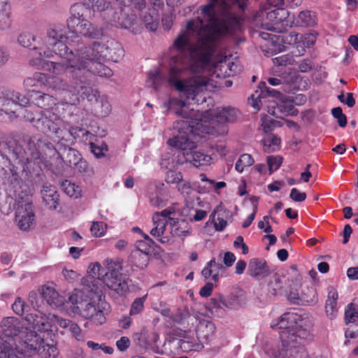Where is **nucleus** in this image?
Wrapping results in <instances>:
<instances>
[{
    "label": "nucleus",
    "instance_id": "obj_29",
    "mask_svg": "<svg viewBox=\"0 0 358 358\" xmlns=\"http://www.w3.org/2000/svg\"><path fill=\"white\" fill-rule=\"evenodd\" d=\"M248 272L251 276L264 278L268 275L269 268L264 259L254 258L250 261Z\"/></svg>",
    "mask_w": 358,
    "mask_h": 358
},
{
    "label": "nucleus",
    "instance_id": "obj_38",
    "mask_svg": "<svg viewBox=\"0 0 358 358\" xmlns=\"http://www.w3.org/2000/svg\"><path fill=\"white\" fill-rule=\"evenodd\" d=\"M61 187L64 192L71 198L78 199L81 196V187L69 180H65L62 181Z\"/></svg>",
    "mask_w": 358,
    "mask_h": 358
},
{
    "label": "nucleus",
    "instance_id": "obj_8",
    "mask_svg": "<svg viewBox=\"0 0 358 358\" xmlns=\"http://www.w3.org/2000/svg\"><path fill=\"white\" fill-rule=\"evenodd\" d=\"M27 151L22 146L16 145L13 150L10 157L8 158L0 152V178L7 194H16L19 191H26L27 183L22 180L24 173H31V158L29 145Z\"/></svg>",
    "mask_w": 358,
    "mask_h": 358
},
{
    "label": "nucleus",
    "instance_id": "obj_26",
    "mask_svg": "<svg viewBox=\"0 0 358 358\" xmlns=\"http://www.w3.org/2000/svg\"><path fill=\"white\" fill-rule=\"evenodd\" d=\"M41 194L43 203L48 208L55 210L57 208L59 203V194L54 185L45 183Z\"/></svg>",
    "mask_w": 358,
    "mask_h": 358
},
{
    "label": "nucleus",
    "instance_id": "obj_48",
    "mask_svg": "<svg viewBox=\"0 0 358 358\" xmlns=\"http://www.w3.org/2000/svg\"><path fill=\"white\" fill-rule=\"evenodd\" d=\"M209 220L213 223L215 229L217 231H222L227 224V221L222 217H220L218 208L215 209L210 215Z\"/></svg>",
    "mask_w": 358,
    "mask_h": 358
},
{
    "label": "nucleus",
    "instance_id": "obj_17",
    "mask_svg": "<svg viewBox=\"0 0 358 358\" xmlns=\"http://www.w3.org/2000/svg\"><path fill=\"white\" fill-rule=\"evenodd\" d=\"M25 192L19 191L16 194H8L16 202L15 222L22 231H29L35 223V214L31 196V192L27 185Z\"/></svg>",
    "mask_w": 358,
    "mask_h": 358
},
{
    "label": "nucleus",
    "instance_id": "obj_27",
    "mask_svg": "<svg viewBox=\"0 0 358 358\" xmlns=\"http://www.w3.org/2000/svg\"><path fill=\"white\" fill-rule=\"evenodd\" d=\"M184 161L178 159L176 162L173 160L171 163L169 162V159L163 157L161 165L169 169L166 174V182L171 184L178 185L182 179L181 173L173 171V169L178 164H182Z\"/></svg>",
    "mask_w": 358,
    "mask_h": 358
},
{
    "label": "nucleus",
    "instance_id": "obj_40",
    "mask_svg": "<svg viewBox=\"0 0 358 358\" xmlns=\"http://www.w3.org/2000/svg\"><path fill=\"white\" fill-rule=\"evenodd\" d=\"M149 253L139 251H133L131 253L132 262L134 265L141 269L145 268L150 261Z\"/></svg>",
    "mask_w": 358,
    "mask_h": 358
},
{
    "label": "nucleus",
    "instance_id": "obj_39",
    "mask_svg": "<svg viewBox=\"0 0 358 358\" xmlns=\"http://www.w3.org/2000/svg\"><path fill=\"white\" fill-rule=\"evenodd\" d=\"M300 305H311L317 301V292L313 287H308L301 292Z\"/></svg>",
    "mask_w": 358,
    "mask_h": 358
},
{
    "label": "nucleus",
    "instance_id": "obj_50",
    "mask_svg": "<svg viewBox=\"0 0 358 358\" xmlns=\"http://www.w3.org/2000/svg\"><path fill=\"white\" fill-rule=\"evenodd\" d=\"M147 295L136 299L132 303L129 313L131 315H138L141 313L144 308V303Z\"/></svg>",
    "mask_w": 358,
    "mask_h": 358
},
{
    "label": "nucleus",
    "instance_id": "obj_15",
    "mask_svg": "<svg viewBox=\"0 0 358 358\" xmlns=\"http://www.w3.org/2000/svg\"><path fill=\"white\" fill-rule=\"evenodd\" d=\"M124 50L121 45L115 40L108 39L106 43L94 42L91 45L80 48V59L79 60L78 71L82 78H85V73H89L87 69L93 59H106L117 62L122 57Z\"/></svg>",
    "mask_w": 358,
    "mask_h": 358
},
{
    "label": "nucleus",
    "instance_id": "obj_47",
    "mask_svg": "<svg viewBox=\"0 0 358 358\" xmlns=\"http://www.w3.org/2000/svg\"><path fill=\"white\" fill-rule=\"evenodd\" d=\"M358 318V303H351L348 305L345 311V320L347 324L354 323Z\"/></svg>",
    "mask_w": 358,
    "mask_h": 358
},
{
    "label": "nucleus",
    "instance_id": "obj_46",
    "mask_svg": "<svg viewBox=\"0 0 358 358\" xmlns=\"http://www.w3.org/2000/svg\"><path fill=\"white\" fill-rule=\"evenodd\" d=\"M264 150L266 152L275 151L280 144V139L275 135L268 136L262 141Z\"/></svg>",
    "mask_w": 358,
    "mask_h": 358
},
{
    "label": "nucleus",
    "instance_id": "obj_2",
    "mask_svg": "<svg viewBox=\"0 0 358 358\" xmlns=\"http://www.w3.org/2000/svg\"><path fill=\"white\" fill-rule=\"evenodd\" d=\"M104 265L107 273L103 274L99 263L92 264L88 267L89 278L83 282L81 289H75L69 297L72 313L91 320L96 324L106 322V315L110 311V305L102 299V291L96 285V278H102L103 282L119 295H124L129 291L128 281L123 278L122 266L120 261L106 259Z\"/></svg>",
    "mask_w": 358,
    "mask_h": 358
},
{
    "label": "nucleus",
    "instance_id": "obj_34",
    "mask_svg": "<svg viewBox=\"0 0 358 358\" xmlns=\"http://www.w3.org/2000/svg\"><path fill=\"white\" fill-rule=\"evenodd\" d=\"M272 112L273 115L278 116L279 114L284 115L294 116L298 113V110L295 108L294 102L289 99H285L280 103H277L275 106H273Z\"/></svg>",
    "mask_w": 358,
    "mask_h": 358
},
{
    "label": "nucleus",
    "instance_id": "obj_41",
    "mask_svg": "<svg viewBox=\"0 0 358 358\" xmlns=\"http://www.w3.org/2000/svg\"><path fill=\"white\" fill-rule=\"evenodd\" d=\"M297 23L303 27L313 26L316 24V16L311 11H302L298 16Z\"/></svg>",
    "mask_w": 358,
    "mask_h": 358
},
{
    "label": "nucleus",
    "instance_id": "obj_1",
    "mask_svg": "<svg viewBox=\"0 0 358 358\" xmlns=\"http://www.w3.org/2000/svg\"><path fill=\"white\" fill-rule=\"evenodd\" d=\"M219 0H208L201 7L203 18L197 17L186 22L169 48L168 73L165 77L159 68L147 76L149 87L158 90L166 82L179 92L181 98L199 104L206 101L207 92L221 87L215 78L233 76L242 71L236 57H222L213 64V56L227 34L240 29L234 16L222 19L217 16Z\"/></svg>",
    "mask_w": 358,
    "mask_h": 358
},
{
    "label": "nucleus",
    "instance_id": "obj_22",
    "mask_svg": "<svg viewBox=\"0 0 358 358\" xmlns=\"http://www.w3.org/2000/svg\"><path fill=\"white\" fill-rule=\"evenodd\" d=\"M241 306L239 299L237 296L229 295L224 296L217 295L210 299L209 308L213 309H237Z\"/></svg>",
    "mask_w": 358,
    "mask_h": 358
},
{
    "label": "nucleus",
    "instance_id": "obj_31",
    "mask_svg": "<svg viewBox=\"0 0 358 358\" xmlns=\"http://www.w3.org/2000/svg\"><path fill=\"white\" fill-rule=\"evenodd\" d=\"M85 99V98H82ZM89 101H95V110L96 113L101 117L108 115L111 112V105L108 101V98L106 95H99L97 91L96 96L92 100L89 98H86Z\"/></svg>",
    "mask_w": 358,
    "mask_h": 358
},
{
    "label": "nucleus",
    "instance_id": "obj_43",
    "mask_svg": "<svg viewBox=\"0 0 358 358\" xmlns=\"http://www.w3.org/2000/svg\"><path fill=\"white\" fill-rule=\"evenodd\" d=\"M255 160L252 155L249 154H243L240 156L235 164V169L238 173H242L243 171L253 165Z\"/></svg>",
    "mask_w": 358,
    "mask_h": 358
},
{
    "label": "nucleus",
    "instance_id": "obj_12",
    "mask_svg": "<svg viewBox=\"0 0 358 358\" xmlns=\"http://www.w3.org/2000/svg\"><path fill=\"white\" fill-rule=\"evenodd\" d=\"M129 1L131 6L141 13L146 8L145 0ZM149 1L155 9L160 8L163 3L162 0ZM114 25L116 27L127 29L135 34L142 31L143 25L151 31H155L157 29V23L154 21L150 13H147V12H145V15H142V13H141V18L138 19L129 7H125L122 9L117 17H114Z\"/></svg>",
    "mask_w": 358,
    "mask_h": 358
},
{
    "label": "nucleus",
    "instance_id": "obj_9",
    "mask_svg": "<svg viewBox=\"0 0 358 358\" xmlns=\"http://www.w3.org/2000/svg\"><path fill=\"white\" fill-rule=\"evenodd\" d=\"M189 101L180 96V98H170L164 105L183 117H187L190 115L198 117L196 120H200V122L197 124V128L201 125L207 134L216 136L225 135L228 132L227 124L235 122L240 115L238 109L227 106L217 110L215 117L208 122L203 119V114L198 110L189 108Z\"/></svg>",
    "mask_w": 358,
    "mask_h": 358
},
{
    "label": "nucleus",
    "instance_id": "obj_14",
    "mask_svg": "<svg viewBox=\"0 0 358 358\" xmlns=\"http://www.w3.org/2000/svg\"><path fill=\"white\" fill-rule=\"evenodd\" d=\"M182 117L184 120H178L174 122L173 129L178 131L180 135L174 136L169 139L168 143L169 145L180 150L185 161L189 155L196 148V144L193 141L192 137L194 135L201 136L202 134H206L203 131V127L201 125L197 128V124L200 120H196L198 117L190 115L189 117H183L181 115L177 114Z\"/></svg>",
    "mask_w": 358,
    "mask_h": 358
},
{
    "label": "nucleus",
    "instance_id": "obj_37",
    "mask_svg": "<svg viewBox=\"0 0 358 358\" xmlns=\"http://www.w3.org/2000/svg\"><path fill=\"white\" fill-rule=\"evenodd\" d=\"M176 342V345L180 348L181 351L187 352L190 351H198L203 348L202 343L197 342L196 340L185 337L182 340L174 341L173 343Z\"/></svg>",
    "mask_w": 358,
    "mask_h": 358
},
{
    "label": "nucleus",
    "instance_id": "obj_58",
    "mask_svg": "<svg viewBox=\"0 0 358 358\" xmlns=\"http://www.w3.org/2000/svg\"><path fill=\"white\" fill-rule=\"evenodd\" d=\"M12 307L13 311L19 315H22L25 311V303L20 298L15 300Z\"/></svg>",
    "mask_w": 358,
    "mask_h": 358
},
{
    "label": "nucleus",
    "instance_id": "obj_30",
    "mask_svg": "<svg viewBox=\"0 0 358 358\" xmlns=\"http://www.w3.org/2000/svg\"><path fill=\"white\" fill-rule=\"evenodd\" d=\"M69 134L74 139L79 138L84 143L89 144L90 147L97 142L96 136L94 134L81 127H71L69 129Z\"/></svg>",
    "mask_w": 358,
    "mask_h": 358
},
{
    "label": "nucleus",
    "instance_id": "obj_53",
    "mask_svg": "<svg viewBox=\"0 0 358 358\" xmlns=\"http://www.w3.org/2000/svg\"><path fill=\"white\" fill-rule=\"evenodd\" d=\"M274 65L279 66H285L287 64H292L294 62V58L289 55H283L275 57L273 59Z\"/></svg>",
    "mask_w": 358,
    "mask_h": 358
},
{
    "label": "nucleus",
    "instance_id": "obj_10",
    "mask_svg": "<svg viewBox=\"0 0 358 358\" xmlns=\"http://www.w3.org/2000/svg\"><path fill=\"white\" fill-rule=\"evenodd\" d=\"M174 212L175 209L171 207L152 215L154 227L150 233L162 244L171 245L174 237L183 240L192 234V227L187 221L171 217Z\"/></svg>",
    "mask_w": 358,
    "mask_h": 358
},
{
    "label": "nucleus",
    "instance_id": "obj_45",
    "mask_svg": "<svg viewBox=\"0 0 358 358\" xmlns=\"http://www.w3.org/2000/svg\"><path fill=\"white\" fill-rule=\"evenodd\" d=\"M82 3L91 10L92 8L94 11H103L110 6V2L106 0H83Z\"/></svg>",
    "mask_w": 358,
    "mask_h": 358
},
{
    "label": "nucleus",
    "instance_id": "obj_7",
    "mask_svg": "<svg viewBox=\"0 0 358 358\" xmlns=\"http://www.w3.org/2000/svg\"><path fill=\"white\" fill-rule=\"evenodd\" d=\"M65 55L62 65L64 67L62 74L69 70V79L71 83L70 95L74 100L75 105L79 103L80 98L94 99L96 96L97 90L92 89L87 85L92 74L98 75L101 77L109 78L113 76L112 70L103 64L106 59H93L92 62L86 68L89 73H85V78L81 77V73L78 71L79 60L80 59V48L73 52L68 48L66 52H62Z\"/></svg>",
    "mask_w": 358,
    "mask_h": 358
},
{
    "label": "nucleus",
    "instance_id": "obj_19",
    "mask_svg": "<svg viewBox=\"0 0 358 358\" xmlns=\"http://www.w3.org/2000/svg\"><path fill=\"white\" fill-rule=\"evenodd\" d=\"M26 320L34 324V329L41 332H47V336H52V332L58 330V327L62 328L66 332H69L70 326L73 322L61 318L54 314L48 315L41 313H31L26 316Z\"/></svg>",
    "mask_w": 358,
    "mask_h": 358
},
{
    "label": "nucleus",
    "instance_id": "obj_21",
    "mask_svg": "<svg viewBox=\"0 0 358 358\" xmlns=\"http://www.w3.org/2000/svg\"><path fill=\"white\" fill-rule=\"evenodd\" d=\"M194 318L195 322H198L196 326L197 338L201 343H209L214 336L215 324L205 315L197 312L194 313Z\"/></svg>",
    "mask_w": 358,
    "mask_h": 358
},
{
    "label": "nucleus",
    "instance_id": "obj_61",
    "mask_svg": "<svg viewBox=\"0 0 358 358\" xmlns=\"http://www.w3.org/2000/svg\"><path fill=\"white\" fill-rule=\"evenodd\" d=\"M234 246L236 248H241L242 252L246 255L248 252V248L243 241V238L241 236H238L234 242Z\"/></svg>",
    "mask_w": 358,
    "mask_h": 358
},
{
    "label": "nucleus",
    "instance_id": "obj_18",
    "mask_svg": "<svg viewBox=\"0 0 358 358\" xmlns=\"http://www.w3.org/2000/svg\"><path fill=\"white\" fill-rule=\"evenodd\" d=\"M26 320L34 324V329L41 332H47V336H52V332L58 330V327L62 328L66 332H69L70 326L73 322L61 318L54 314L48 315L41 313H31L26 316Z\"/></svg>",
    "mask_w": 358,
    "mask_h": 358
},
{
    "label": "nucleus",
    "instance_id": "obj_57",
    "mask_svg": "<svg viewBox=\"0 0 358 358\" xmlns=\"http://www.w3.org/2000/svg\"><path fill=\"white\" fill-rule=\"evenodd\" d=\"M290 198L296 202L303 201L306 198L305 192H300L296 188H292L290 192Z\"/></svg>",
    "mask_w": 358,
    "mask_h": 358
},
{
    "label": "nucleus",
    "instance_id": "obj_6",
    "mask_svg": "<svg viewBox=\"0 0 358 358\" xmlns=\"http://www.w3.org/2000/svg\"><path fill=\"white\" fill-rule=\"evenodd\" d=\"M25 320L29 327L20 337L3 343L0 341V358H30L36 355L41 358H55L58 351L52 340L47 341V332H41L32 322Z\"/></svg>",
    "mask_w": 358,
    "mask_h": 358
},
{
    "label": "nucleus",
    "instance_id": "obj_63",
    "mask_svg": "<svg viewBox=\"0 0 358 358\" xmlns=\"http://www.w3.org/2000/svg\"><path fill=\"white\" fill-rule=\"evenodd\" d=\"M257 212V203L253 204V211L252 213L248 216L246 220L242 223V227L243 228L248 227L251 223L253 222V220L255 218L256 213Z\"/></svg>",
    "mask_w": 358,
    "mask_h": 358
},
{
    "label": "nucleus",
    "instance_id": "obj_36",
    "mask_svg": "<svg viewBox=\"0 0 358 358\" xmlns=\"http://www.w3.org/2000/svg\"><path fill=\"white\" fill-rule=\"evenodd\" d=\"M220 270H224L223 266L213 259L207 263L201 273L206 279L211 277L213 280L217 281Z\"/></svg>",
    "mask_w": 358,
    "mask_h": 358
},
{
    "label": "nucleus",
    "instance_id": "obj_49",
    "mask_svg": "<svg viewBox=\"0 0 358 358\" xmlns=\"http://www.w3.org/2000/svg\"><path fill=\"white\" fill-rule=\"evenodd\" d=\"M107 226L103 222L94 221L92 222L90 231L95 237H102L106 232Z\"/></svg>",
    "mask_w": 358,
    "mask_h": 358
},
{
    "label": "nucleus",
    "instance_id": "obj_24",
    "mask_svg": "<svg viewBox=\"0 0 358 358\" xmlns=\"http://www.w3.org/2000/svg\"><path fill=\"white\" fill-rule=\"evenodd\" d=\"M260 92H255V94H252L248 99L250 105L257 110H259L262 106V99H264L266 95L271 96H278L280 92L277 90L270 89L266 84L265 82H261L259 85Z\"/></svg>",
    "mask_w": 358,
    "mask_h": 358
},
{
    "label": "nucleus",
    "instance_id": "obj_5",
    "mask_svg": "<svg viewBox=\"0 0 358 358\" xmlns=\"http://www.w3.org/2000/svg\"><path fill=\"white\" fill-rule=\"evenodd\" d=\"M301 316L296 313H285L278 320L272 321L271 327L280 330V341L265 344L264 351L268 358H327L308 353L303 342L310 334L301 327Z\"/></svg>",
    "mask_w": 358,
    "mask_h": 358
},
{
    "label": "nucleus",
    "instance_id": "obj_3",
    "mask_svg": "<svg viewBox=\"0 0 358 358\" xmlns=\"http://www.w3.org/2000/svg\"><path fill=\"white\" fill-rule=\"evenodd\" d=\"M36 105L45 111L35 107L26 108L29 99L20 92L6 90L0 96V121L8 122L17 117H23L38 130L44 133H53L60 138L62 132L60 128L62 120L57 111L59 103L55 98L48 94H38L34 98Z\"/></svg>",
    "mask_w": 358,
    "mask_h": 358
},
{
    "label": "nucleus",
    "instance_id": "obj_23",
    "mask_svg": "<svg viewBox=\"0 0 358 358\" xmlns=\"http://www.w3.org/2000/svg\"><path fill=\"white\" fill-rule=\"evenodd\" d=\"M1 327L4 336L10 337L11 339L20 337L24 331L19 320L14 317L4 318L1 321Z\"/></svg>",
    "mask_w": 358,
    "mask_h": 358
},
{
    "label": "nucleus",
    "instance_id": "obj_59",
    "mask_svg": "<svg viewBox=\"0 0 358 358\" xmlns=\"http://www.w3.org/2000/svg\"><path fill=\"white\" fill-rule=\"evenodd\" d=\"M130 340L127 336H122L116 341V346L120 351H125L130 345Z\"/></svg>",
    "mask_w": 358,
    "mask_h": 358
},
{
    "label": "nucleus",
    "instance_id": "obj_60",
    "mask_svg": "<svg viewBox=\"0 0 358 358\" xmlns=\"http://www.w3.org/2000/svg\"><path fill=\"white\" fill-rule=\"evenodd\" d=\"M87 162L80 157L73 166V169L79 173H85L87 169Z\"/></svg>",
    "mask_w": 358,
    "mask_h": 358
},
{
    "label": "nucleus",
    "instance_id": "obj_11",
    "mask_svg": "<svg viewBox=\"0 0 358 358\" xmlns=\"http://www.w3.org/2000/svg\"><path fill=\"white\" fill-rule=\"evenodd\" d=\"M63 133L64 130L59 134L60 138L55 135L59 145V146H64L63 150L60 147L57 149L50 142L37 137H34L29 141L28 145L30 155L31 158L36 161V163L39 164L47 161L55 155H58L68 166L73 167L81 157V155L78 150L69 147L66 144L68 140L65 138Z\"/></svg>",
    "mask_w": 358,
    "mask_h": 358
},
{
    "label": "nucleus",
    "instance_id": "obj_51",
    "mask_svg": "<svg viewBox=\"0 0 358 358\" xmlns=\"http://www.w3.org/2000/svg\"><path fill=\"white\" fill-rule=\"evenodd\" d=\"M91 152L96 158H101L104 156L105 152L108 150L107 145L101 143L100 145L94 143L90 147Z\"/></svg>",
    "mask_w": 358,
    "mask_h": 358
},
{
    "label": "nucleus",
    "instance_id": "obj_28",
    "mask_svg": "<svg viewBox=\"0 0 358 358\" xmlns=\"http://www.w3.org/2000/svg\"><path fill=\"white\" fill-rule=\"evenodd\" d=\"M42 295L47 303L52 307L61 308L65 304V299L59 295L52 286H43Z\"/></svg>",
    "mask_w": 358,
    "mask_h": 358
},
{
    "label": "nucleus",
    "instance_id": "obj_54",
    "mask_svg": "<svg viewBox=\"0 0 358 358\" xmlns=\"http://www.w3.org/2000/svg\"><path fill=\"white\" fill-rule=\"evenodd\" d=\"M332 115L337 119L338 123L341 127H344L347 124L346 116L343 113L340 107L334 108L331 110Z\"/></svg>",
    "mask_w": 358,
    "mask_h": 358
},
{
    "label": "nucleus",
    "instance_id": "obj_56",
    "mask_svg": "<svg viewBox=\"0 0 358 358\" xmlns=\"http://www.w3.org/2000/svg\"><path fill=\"white\" fill-rule=\"evenodd\" d=\"M69 333L78 341H83L85 339L84 334L81 331L80 327L74 322L70 326Z\"/></svg>",
    "mask_w": 358,
    "mask_h": 358
},
{
    "label": "nucleus",
    "instance_id": "obj_4",
    "mask_svg": "<svg viewBox=\"0 0 358 358\" xmlns=\"http://www.w3.org/2000/svg\"><path fill=\"white\" fill-rule=\"evenodd\" d=\"M68 39L64 29L55 25L48 29L45 34L32 35L30 33L20 34L18 43L24 48H31L33 52L29 64L38 70H43L55 75H62L64 69L62 65L68 48L63 43Z\"/></svg>",
    "mask_w": 358,
    "mask_h": 358
},
{
    "label": "nucleus",
    "instance_id": "obj_52",
    "mask_svg": "<svg viewBox=\"0 0 358 358\" xmlns=\"http://www.w3.org/2000/svg\"><path fill=\"white\" fill-rule=\"evenodd\" d=\"M282 162V158L278 155L277 156H269L267 157V164L269 168L270 173L276 171Z\"/></svg>",
    "mask_w": 358,
    "mask_h": 358
},
{
    "label": "nucleus",
    "instance_id": "obj_32",
    "mask_svg": "<svg viewBox=\"0 0 358 358\" xmlns=\"http://www.w3.org/2000/svg\"><path fill=\"white\" fill-rule=\"evenodd\" d=\"M11 10L7 0H0V31H6L11 27Z\"/></svg>",
    "mask_w": 358,
    "mask_h": 358
},
{
    "label": "nucleus",
    "instance_id": "obj_25",
    "mask_svg": "<svg viewBox=\"0 0 358 358\" xmlns=\"http://www.w3.org/2000/svg\"><path fill=\"white\" fill-rule=\"evenodd\" d=\"M196 205L198 206L190 207V203H187L184 213L192 220L198 222L203 220L206 217L210 210V206L208 203L201 201L199 198L196 199Z\"/></svg>",
    "mask_w": 358,
    "mask_h": 358
},
{
    "label": "nucleus",
    "instance_id": "obj_20",
    "mask_svg": "<svg viewBox=\"0 0 358 358\" xmlns=\"http://www.w3.org/2000/svg\"><path fill=\"white\" fill-rule=\"evenodd\" d=\"M159 338L158 333L152 328L143 327L134 334V340L140 347L151 349L157 353L159 352L157 348Z\"/></svg>",
    "mask_w": 358,
    "mask_h": 358
},
{
    "label": "nucleus",
    "instance_id": "obj_55",
    "mask_svg": "<svg viewBox=\"0 0 358 358\" xmlns=\"http://www.w3.org/2000/svg\"><path fill=\"white\" fill-rule=\"evenodd\" d=\"M177 187L178 192L183 196H187L192 192V187L188 181L182 179Z\"/></svg>",
    "mask_w": 358,
    "mask_h": 358
},
{
    "label": "nucleus",
    "instance_id": "obj_35",
    "mask_svg": "<svg viewBox=\"0 0 358 358\" xmlns=\"http://www.w3.org/2000/svg\"><path fill=\"white\" fill-rule=\"evenodd\" d=\"M337 299V292L334 288H331L328 292V299L325 306L327 315L331 320L336 317L338 312Z\"/></svg>",
    "mask_w": 358,
    "mask_h": 358
},
{
    "label": "nucleus",
    "instance_id": "obj_44",
    "mask_svg": "<svg viewBox=\"0 0 358 358\" xmlns=\"http://www.w3.org/2000/svg\"><path fill=\"white\" fill-rule=\"evenodd\" d=\"M173 319L175 322L180 324H183L187 320L188 323L191 322L193 324V320H194V315L192 316L189 309L186 307L178 309Z\"/></svg>",
    "mask_w": 358,
    "mask_h": 358
},
{
    "label": "nucleus",
    "instance_id": "obj_64",
    "mask_svg": "<svg viewBox=\"0 0 358 358\" xmlns=\"http://www.w3.org/2000/svg\"><path fill=\"white\" fill-rule=\"evenodd\" d=\"M236 261V256L231 252H226L224 253L223 262L226 266L229 267Z\"/></svg>",
    "mask_w": 358,
    "mask_h": 358
},
{
    "label": "nucleus",
    "instance_id": "obj_42",
    "mask_svg": "<svg viewBox=\"0 0 358 358\" xmlns=\"http://www.w3.org/2000/svg\"><path fill=\"white\" fill-rule=\"evenodd\" d=\"M142 238L143 239L136 241V250L135 251L151 254L154 241L148 234H143Z\"/></svg>",
    "mask_w": 358,
    "mask_h": 358
},
{
    "label": "nucleus",
    "instance_id": "obj_16",
    "mask_svg": "<svg viewBox=\"0 0 358 358\" xmlns=\"http://www.w3.org/2000/svg\"><path fill=\"white\" fill-rule=\"evenodd\" d=\"M24 85L29 90L31 88L48 87L55 91L61 96L62 103L75 105L74 100L71 99L69 92L71 83L69 80L66 82L60 77L36 72L32 76L24 79Z\"/></svg>",
    "mask_w": 358,
    "mask_h": 358
},
{
    "label": "nucleus",
    "instance_id": "obj_13",
    "mask_svg": "<svg viewBox=\"0 0 358 358\" xmlns=\"http://www.w3.org/2000/svg\"><path fill=\"white\" fill-rule=\"evenodd\" d=\"M71 15L67 20L68 34L66 28L60 25L65 31L68 39H64V43L67 45L73 42V37L78 38V35H82L90 38H99L103 36V31L101 29L94 27L86 17L90 14V10L85 3H75L70 9Z\"/></svg>",
    "mask_w": 358,
    "mask_h": 358
},
{
    "label": "nucleus",
    "instance_id": "obj_33",
    "mask_svg": "<svg viewBox=\"0 0 358 358\" xmlns=\"http://www.w3.org/2000/svg\"><path fill=\"white\" fill-rule=\"evenodd\" d=\"M185 162H190L194 166L199 168L210 165L212 157L203 152L194 150Z\"/></svg>",
    "mask_w": 358,
    "mask_h": 358
},
{
    "label": "nucleus",
    "instance_id": "obj_62",
    "mask_svg": "<svg viewBox=\"0 0 358 358\" xmlns=\"http://www.w3.org/2000/svg\"><path fill=\"white\" fill-rule=\"evenodd\" d=\"M62 275L64 278L69 282H73L78 278V274L73 270H68L64 268L62 271Z\"/></svg>",
    "mask_w": 358,
    "mask_h": 358
}]
</instances>
